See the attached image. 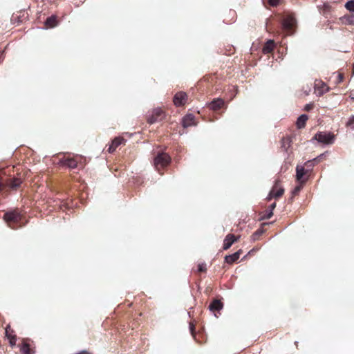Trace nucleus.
Masks as SVG:
<instances>
[{
  "instance_id": "8",
  "label": "nucleus",
  "mask_w": 354,
  "mask_h": 354,
  "mask_svg": "<svg viewBox=\"0 0 354 354\" xmlns=\"http://www.w3.org/2000/svg\"><path fill=\"white\" fill-rule=\"evenodd\" d=\"M284 193V189L281 187V182L279 179H276L274 185H273L269 195L267 197L268 201H270L273 198H279L283 196Z\"/></svg>"
},
{
  "instance_id": "36",
  "label": "nucleus",
  "mask_w": 354,
  "mask_h": 354,
  "mask_svg": "<svg viewBox=\"0 0 354 354\" xmlns=\"http://www.w3.org/2000/svg\"><path fill=\"white\" fill-rule=\"evenodd\" d=\"M86 1V0H77V1L73 0L72 2L74 3V5H75L76 7H78V6H80V5H82V4L84 3V1Z\"/></svg>"
},
{
  "instance_id": "13",
  "label": "nucleus",
  "mask_w": 354,
  "mask_h": 354,
  "mask_svg": "<svg viewBox=\"0 0 354 354\" xmlns=\"http://www.w3.org/2000/svg\"><path fill=\"white\" fill-rule=\"evenodd\" d=\"M225 105V102L221 98L214 99L208 105V108L214 111H217L223 108Z\"/></svg>"
},
{
  "instance_id": "26",
  "label": "nucleus",
  "mask_w": 354,
  "mask_h": 354,
  "mask_svg": "<svg viewBox=\"0 0 354 354\" xmlns=\"http://www.w3.org/2000/svg\"><path fill=\"white\" fill-rule=\"evenodd\" d=\"M326 155L325 153H323L318 156L317 157L313 158V160H308L305 162V165H308L310 163L315 162V165L318 164L319 162H322L323 159L325 158Z\"/></svg>"
},
{
  "instance_id": "35",
  "label": "nucleus",
  "mask_w": 354,
  "mask_h": 354,
  "mask_svg": "<svg viewBox=\"0 0 354 354\" xmlns=\"http://www.w3.org/2000/svg\"><path fill=\"white\" fill-rule=\"evenodd\" d=\"M344 79V74L342 73H339L337 75V77L336 83L337 84L341 83L342 82H343Z\"/></svg>"
},
{
  "instance_id": "16",
  "label": "nucleus",
  "mask_w": 354,
  "mask_h": 354,
  "mask_svg": "<svg viewBox=\"0 0 354 354\" xmlns=\"http://www.w3.org/2000/svg\"><path fill=\"white\" fill-rule=\"evenodd\" d=\"M195 118L192 114H187L182 120V125L184 128H187L193 125H196Z\"/></svg>"
},
{
  "instance_id": "37",
  "label": "nucleus",
  "mask_w": 354,
  "mask_h": 354,
  "mask_svg": "<svg viewBox=\"0 0 354 354\" xmlns=\"http://www.w3.org/2000/svg\"><path fill=\"white\" fill-rule=\"evenodd\" d=\"M276 207V203H273L272 204H271L269 207V210H272V212L273 211V209Z\"/></svg>"
},
{
  "instance_id": "9",
  "label": "nucleus",
  "mask_w": 354,
  "mask_h": 354,
  "mask_svg": "<svg viewBox=\"0 0 354 354\" xmlns=\"http://www.w3.org/2000/svg\"><path fill=\"white\" fill-rule=\"evenodd\" d=\"M28 19V14L24 10H20L14 13L11 17V21L14 24L19 25Z\"/></svg>"
},
{
  "instance_id": "38",
  "label": "nucleus",
  "mask_w": 354,
  "mask_h": 354,
  "mask_svg": "<svg viewBox=\"0 0 354 354\" xmlns=\"http://www.w3.org/2000/svg\"><path fill=\"white\" fill-rule=\"evenodd\" d=\"M349 97L352 99V100H354V90H352L350 93H349Z\"/></svg>"
},
{
  "instance_id": "29",
  "label": "nucleus",
  "mask_w": 354,
  "mask_h": 354,
  "mask_svg": "<svg viewBox=\"0 0 354 354\" xmlns=\"http://www.w3.org/2000/svg\"><path fill=\"white\" fill-rule=\"evenodd\" d=\"M197 267H198L197 270L195 271L196 273L206 272L207 267H206V264L205 263H199Z\"/></svg>"
},
{
  "instance_id": "32",
  "label": "nucleus",
  "mask_w": 354,
  "mask_h": 354,
  "mask_svg": "<svg viewBox=\"0 0 354 354\" xmlns=\"http://www.w3.org/2000/svg\"><path fill=\"white\" fill-rule=\"evenodd\" d=\"M273 215V212L272 210H266L264 214L261 216V219H269Z\"/></svg>"
},
{
  "instance_id": "24",
  "label": "nucleus",
  "mask_w": 354,
  "mask_h": 354,
  "mask_svg": "<svg viewBox=\"0 0 354 354\" xmlns=\"http://www.w3.org/2000/svg\"><path fill=\"white\" fill-rule=\"evenodd\" d=\"M20 351L21 354H31L30 344L26 340H23L20 347Z\"/></svg>"
},
{
  "instance_id": "33",
  "label": "nucleus",
  "mask_w": 354,
  "mask_h": 354,
  "mask_svg": "<svg viewBox=\"0 0 354 354\" xmlns=\"http://www.w3.org/2000/svg\"><path fill=\"white\" fill-rule=\"evenodd\" d=\"M345 7L346 8L347 10L354 12V0L348 1L346 3Z\"/></svg>"
},
{
  "instance_id": "1",
  "label": "nucleus",
  "mask_w": 354,
  "mask_h": 354,
  "mask_svg": "<svg viewBox=\"0 0 354 354\" xmlns=\"http://www.w3.org/2000/svg\"><path fill=\"white\" fill-rule=\"evenodd\" d=\"M22 218L23 215L18 209L8 212L3 215V219L12 229H17L22 226Z\"/></svg>"
},
{
  "instance_id": "21",
  "label": "nucleus",
  "mask_w": 354,
  "mask_h": 354,
  "mask_svg": "<svg viewBox=\"0 0 354 354\" xmlns=\"http://www.w3.org/2000/svg\"><path fill=\"white\" fill-rule=\"evenodd\" d=\"M58 24L57 20V17L55 15H52L48 17L45 21V26L46 28H52L55 27Z\"/></svg>"
},
{
  "instance_id": "31",
  "label": "nucleus",
  "mask_w": 354,
  "mask_h": 354,
  "mask_svg": "<svg viewBox=\"0 0 354 354\" xmlns=\"http://www.w3.org/2000/svg\"><path fill=\"white\" fill-rule=\"evenodd\" d=\"M283 0H268V3L272 7H276L282 3Z\"/></svg>"
},
{
  "instance_id": "3",
  "label": "nucleus",
  "mask_w": 354,
  "mask_h": 354,
  "mask_svg": "<svg viewBox=\"0 0 354 354\" xmlns=\"http://www.w3.org/2000/svg\"><path fill=\"white\" fill-rule=\"evenodd\" d=\"M165 117V112L160 108H156L149 112L147 116V121L149 124H152L162 121Z\"/></svg>"
},
{
  "instance_id": "42",
  "label": "nucleus",
  "mask_w": 354,
  "mask_h": 354,
  "mask_svg": "<svg viewBox=\"0 0 354 354\" xmlns=\"http://www.w3.org/2000/svg\"><path fill=\"white\" fill-rule=\"evenodd\" d=\"M353 75H354V63H353Z\"/></svg>"
},
{
  "instance_id": "41",
  "label": "nucleus",
  "mask_w": 354,
  "mask_h": 354,
  "mask_svg": "<svg viewBox=\"0 0 354 354\" xmlns=\"http://www.w3.org/2000/svg\"><path fill=\"white\" fill-rule=\"evenodd\" d=\"M77 354H91V353H89L88 352H87L86 351H83L80 352Z\"/></svg>"
},
{
  "instance_id": "28",
  "label": "nucleus",
  "mask_w": 354,
  "mask_h": 354,
  "mask_svg": "<svg viewBox=\"0 0 354 354\" xmlns=\"http://www.w3.org/2000/svg\"><path fill=\"white\" fill-rule=\"evenodd\" d=\"M264 232V230L263 228L258 229L252 235V239L254 241L257 240L260 236H261Z\"/></svg>"
},
{
  "instance_id": "30",
  "label": "nucleus",
  "mask_w": 354,
  "mask_h": 354,
  "mask_svg": "<svg viewBox=\"0 0 354 354\" xmlns=\"http://www.w3.org/2000/svg\"><path fill=\"white\" fill-rule=\"evenodd\" d=\"M346 126L352 129H354V115H351L348 118L347 122L346 123Z\"/></svg>"
},
{
  "instance_id": "11",
  "label": "nucleus",
  "mask_w": 354,
  "mask_h": 354,
  "mask_svg": "<svg viewBox=\"0 0 354 354\" xmlns=\"http://www.w3.org/2000/svg\"><path fill=\"white\" fill-rule=\"evenodd\" d=\"M315 90L318 95L321 96L323 94L329 91L330 88L327 84L322 80H315Z\"/></svg>"
},
{
  "instance_id": "15",
  "label": "nucleus",
  "mask_w": 354,
  "mask_h": 354,
  "mask_svg": "<svg viewBox=\"0 0 354 354\" xmlns=\"http://www.w3.org/2000/svg\"><path fill=\"white\" fill-rule=\"evenodd\" d=\"M306 174V171L305 170L304 167L297 166L296 168V178L299 183H304L308 180V178H304V176Z\"/></svg>"
},
{
  "instance_id": "39",
  "label": "nucleus",
  "mask_w": 354,
  "mask_h": 354,
  "mask_svg": "<svg viewBox=\"0 0 354 354\" xmlns=\"http://www.w3.org/2000/svg\"><path fill=\"white\" fill-rule=\"evenodd\" d=\"M313 108V105L312 104H307L305 107V109L306 111H309L311 109Z\"/></svg>"
},
{
  "instance_id": "18",
  "label": "nucleus",
  "mask_w": 354,
  "mask_h": 354,
  "mask_svg": "<svg viewBox=\"0 0 354 354\" xmlns=\"http://www.w3.org/2000/svg\"><path fill=\"white\" fill-rule=\"evenodd\" d=\"M14 330L11 328L10 326H8L6 328V336L9 339L10 344L12 346L16 344L17 337L16 335L13 334Z\"/></svg>"
},
{
  "instance_id": "4",
  "label": "nucleus",
  "mask_w": 354,
  "mask_h": 354,
  "mask_svg": "<svg viewBox=\"0 0 354 354\" xmlns=\"http://www.w3.org/2000/svg\"><path fill=\"white\" fill-rule=\"evenodd\" d=\"M281 25L283 30L288 35H292L295 31L296 19L291 15H287L283 17Z\"/></svg>"
},
{
  "instance_id": "20",
  "label": "nucleus",
  "mask_w": 354,
  "mask_h": 354,
  "mask_svg": "<svg viewBox=\"0 0 354 354\" xmlns=\"http://www.w3.org/2000/svg\"><path fill=\"white\" fill-rule=\"evenodd\" d=\"M275 47L273 40H268L263 46L262 51L264 54H268L273 51Z\"/></svg>"
},
{
  "instance_id": "12",
  "label": "nucleus",
  "mask_w": 354,
  "mask_h": 354,
  "mask_svg": "<svg viewBox=\"0 0 354 354\" xmlns=\"http://www.w3.org/2000/svg\"><path fill=\"white\" fill-rule=\"evenodd\" d=\"M125 141L126 140L122 137L115 138L109 145L107 151L110 153H113L120 145H124Z\"/></svg>"
},
{
  "instance_id": "25",
  "label": "nucleus",
  "mask_w": 354,
  "mask_h": 354,
  "mask_svg": "<svg viewBox=\"0 0 354 354\" xmlns=\"http://www.w3.org/2000/svg\"><path fill=\"white\" fill-rule=\"evenodd\" d=\"M342 23L354 26V15H347L342 18Z\"/></svg>"
},
{
  "instance_id": "10",
  "label": "nucleus",
  "mask_w": 354,
  "mask_h": 354,
  "mask_svg": "<svg viewBox=\"0 0 354 354\" xmlns=\"http://www.w3.org/2000/svg\"><path fill=\"white\" fill-rule=\"evenodd\" d=\"M187 101V95L186 93L179 91L176 93L174 97L173 102L175 106H181L186 104Z\"/></svg>"
},
{
  "instance_id": "34",
  "label": "nucleus",
  "mask_w": 354,
  "mask_h": 354,
  "mask_svg": "<svg viewBox=\"0 0 354 354\" xmlns=\"http://www.w3.org/2000/svg\"><path fill=\"white\" fill-rule=\"evenodd\" d=\"M189 330L193 337L196 339L195 326L193 323L189 324Z\"/></svg>"
},
{
  "instance_id": "23",
  "label": "nucleus",
  "mask_w": 354,
  "mask_h": 354,
  "mask_svg": "<svg viewBox=\"0 0 354 354\" xmlns=\"http://www.w3.org/2000/svg\"><path fill=\"white\" fill-rule=\"evenodd\" d=\"M308 119V117L306 114L300 115L297 120V127L298 129H302L306 126V123Z\"/></svg>"
},
{
  "instance_id": "5",
  "label": "nucleus",
  "mask_w": 354,
  "mask_h": 354,
  "mask_svg": "<svg viewBox=\"0 0 354 354\" xmlns=\"http://www.w3.org/2000/svg\"><path fill=\"white\" fill-rule=\"evenodd\" d=\"M313 138L320 143L331 145L335 142V136L330 132L320 131L317 133Z\"/></svg>"
},
{
  "instance_id": "17",
  "label": "nucleus",
  "mask_w": 354,
  "mask_h": 354,
  "mask_svg": "<svg viewBox=\"0 0 354 354\" xmlns=\"http://www.w3.org/2000/svg\"><path fill=\"white\" fill-rule=\"evenodd\" d=\"M223 302L219 299H214L210 303L209 306V309L210 311L215 313L216 312H219L223 308Z\"/></svg>"
},
{
  "instance_id": "14",
  "label": "nucleus",
  "mask_w": 354,
  "mask_h": 354,
  "mask_svg": "<svg viewBox=\"0 0 354 354\" xmlns=\"http://www.w3.org/2000/svg\"><path fill=\"white\" fill-rule=\"evenodd\" d=\"M238 239L239 236H235L232 234H228L223 241V249L224 250H228L234 242L238 241Z\"/></svg>"
},
{
  "instance_id": "27",
  "label": "nucleus",
  "mask_w": 354,
  "mask_h": 354,
  "mask_svg": "<svg viewBox=\"0 0 354 354\" xmlns=\"http://www.w3.org/2000/svg\"><path fill=\"white\" fill-rule=\"evenodd\" d=\"M299 184L298 185H297L294 189L292 190V194L293 196H297L299 194V193L300 192V191L302 189L303 187H304V185L305 184L304 183H299Z\"/></svg>"
},
{
  "instance_id": "40",
  "label": "nucleus",
  "mask_w": 354,
  "mask_h": 354,
  "mask_svg": "<svg viewBox=\"0 0 354 354\" xmlns=\"http://www.w3.org/2000/svg\"><path fill=\"white\" fill-rule=\"evenodd\" d=\"M315 165V162H313V163L308 164V165H305V166L307 167H313Z\"/></svg>"
},
{
  "instance_id": "6",
  "label": "nucleus",
  "mask_w": 354,
  "mask_h": 354,
  "mask_svg": "<svg viewBox=\"0 0 354 354\" xmlns=\"http://www.w3.org/2000/svg\"><path fill=\"white\" fill-rule=\"evenodd\" d=\"M80 159V158L77 156H64V157L59 160V164L62 167L75 169L77 167Z\"/></svg>"
},
{
  "instance_id": "22",
  "label": "nucleus",
  "mask_w": 354,
  "mask_h": 354,
  "mask_svg": "<svg viewBox=\"0 0 354 354\" xmlns=\"http://www.w3.org/2000/svg\"><path fill=\"white\" fill-rule=\"evenodd\" d=\"M292 140L290 137H283L281 140V148L284 151H288L291 147Z\"/></svg>"
},
{
  "instance_id": "2",
  "label": "nucleus",
  "mask_w": 354,
  "mask_h": 354,
  "mask_svg": "<svg viewBox=\"0 0 354 354\" xmlns=\"http://www.w3.org/2000/svg\"><path fill=\"white\" fill-rule=\"evenodd\" d=\"M171 158L168 153L165 152H159L154 158L153 164L158 172H160V174H162L160 171L167 167L171 163Z\"/></svg>"
},
{
  "instance_id": "19",
  "label": "nucleus",
  "mask_w": 354,
  "mask_h": 354,
  "mask_svg": "<svg viewBox=\"0 0 354 354\" xmlns=\"http://www.w3.org/2000/svg\"><path fill=\"white\" fill-rule=\"evenodd\" d=\"M242 254V250H239L232 254L227 255L225 257V261L228 264H232L236 262Z\"/></svg>"
},
{
  "instance_id": "7",
  "label": "nucleus",
  "mask_w": 354,
  "mask_h": 354,
  "mask_svg": "<svg viewBox=\"0 0 354 354\" xmlns=\"http://www.w3.org/2000/svg\"><path fill=\"white\" fill-rule=\"evenodd\" d=\"M21 183L22 180L19 178H7L6 180H3L0 176V192L5 186L8 187L13 190H17Z\"/></svg>"
}]
</instances>
